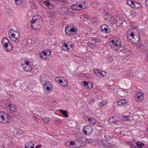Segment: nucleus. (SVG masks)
<instances>
[{"label": "nucleus", "instance_id": "obj_1", "mask_svg": "<svg viewBox=\"0 0 148 148\" xmlns=\"http://www.w3.org/2000/svg\"><path fill=\"white\" fill-rule=\"evenodd\" d=\"M109 45L111 48L114 51H118L122 48L121 41L118 38H116L110 41Z\"/></svg>", "mask_w": 148, "mask_h": 148}, {"label": "nucleus", "instance_id": "obj_2", "mask_svg": "<svg viewBox=\"0 0 148 148\" xmlns=\"http://www.w3.org/2000/svg\"><path fill=\"white\" fill-rule=\"evenodd\" d=\"M9 37L11 40L16 43L19 42V34L18 32L12 29H10L8 32Z\"/></svg>", "mask_w": 148, "mask_h": 148}, {"label": "nucleus", "instance_id": "obj_3", "mask_svg": "<svg viewBox=\"0 0 148 148\" xmlns=\"http://www.w3.org/2000/svg\"><path fill=\"white\" fill-rule=\"evenodd\" d=\"M42 22V20L40 18L35 20L33 19L31 22L32 28L35 30L39 29L41 28Z\"/></svg>", "mask_w": 148, "mask_h": 148}, {"label": "nucleus", "instance_id": "obj_4", "mask_svg": "<svg viewBox=\"0 0 148 148\" xmlns=\"http://www.w3.org/2000/svg\"><path fill=\"white\" fill-rule=\"evenodd\" d=\"M21 66L23 70L26 72L30 71L32 69V64H30V62L26 59L22 60Z\"/></svg>", "mask_w": 148, "mask_h": 148}, {"label": "nucleus", "instance_id": "obj_5", "mask_svg": "<svg viewBox=\"0 0 148 148\" xmlns=\"http://www.w3.org/2000/svg\"><path fill=\"white\" fill-rule=\"evenodd\" d=\"M77 31L76 27L74 25H67L65 28V32L66 34L71 36L75 34Z\"/></svg>", "mask_w": 148, "mask_h": 148}, {"label": "nucleus", "instance_id": "obj_6", "mask_svg": "<svg viewBox=\"0 0 148 148\" xmlns=\"http://www.w3.org/2000/svg\"><path fill=\"white\" fill-rule=\"evenodd\" d=\"M2 43L3 45V47L7 51H10L12 48V47L8 40L6 38H3L2 40Z\"/></svg>", "mask_w": 148, "mask_h": 148}, {"label": "nucleus", "instance_id": "obj_7", "mask_svg": "<svg viewBox=\"0 0 148 148\" xmlns=\"http://www.w3.org/2000/svg\"><path fill=\"white\" fill-rule=\"evenodd\" d=\"M8 114L3 111L0 112V123L4 124L9 122Z\"/></svg>", "mask_w": 148, "mask_h": 148}, {"label": "nucleus", "instance_id": "obj_8", "mask_svg": "<svg viewBox=\"0 0 148 148\" xmlns=\"http://www.w3.org/2000/svg\"><path fill=\"white\" fill-rule=\"evenodd\" d=\"M51 55L50 51L45 50L42 52L40 54V57L43 59H46L49 58Z\"/></svg>", "mask_w": 148, "mask_h": 148}, {"label": "nucleus", "instance_id": "obj_9", "mask_svg": "<svg viewBox=\"0 0 148 148\" xmlns=\"http://www.w3.org/2000/svg\"><path fill=\"white\" fill-rule=\"evenodd\" d=\"M83 130L85 135H89L92 132L93 128L90 125H88L83 128Z\"/></svg>", "mask_w": 148, "mask_h": 148}, {"label": "nucleus", "instance_id": "obj_10", "mask_svg": "<svg viewBox=\"0 0 148 148\" xmlns=\"http://www.w3.org/2000/svg\"><path fill=\"white\" fill-rule=\"evenodd\" d=\"M144 97V94L141 92H137L135 96V98L137 101H140L143 99Z\"/></svg>", "mask_w": 148, "mask_h": 148}, {"label": "nucleus", "instance_id": "obj_11", "mask_svg": "<svg viewBox=\"0 0 148 148\" xmlns=\"http://www.w3.org/2000/svg\"><path fill=\"white\" fill-rule=\"evenodd\" d=\"M104 20H107L109 24H113L116 22L114 17L112 15H109L108 18H105Z\"/></svg>", "mask_w": 148, "mask_h": 148}, {"label": "nucleus", "instance_id": "obj_12", "mask_svg": "<svg viewBox=\"0 0 148 148\" xmlns=\"http://www.w3.org/2000/svg\"><path fill=\"white\" fill-rule=\"evenodd\" d=\"M16 135L18 138L20 139L25 136H26V134L24 131L20 129H18L17 131Z\"/></svg>", "mask_w": 148, "mask_h": 148}, {"label": "nucleus", "instance_id": "obj_13", "mask_svg": "<svg viewBox=\"0 0 148 148\" xmlns=\"http://www.w3.org/2000/svg\"><path fill=\"white\" fill-rule=\"evenodd\" d=\"M101 29L102 31L106 33H109L111 31L110 28L106 25H102L101 26Z\"/></svg>", "mask_w": 148, "mask_h": 148}, {"label": "nucleus", "instance_id": "obj_14", "mask_svg": "<svg viewBox=\"0 0 148 148\" xmlns=\"http://www.w3.org/2000/svg\"><path fill=\"white\" fill-rule=\"evenodd\" d=\"M134 37V38H132L131 41L134 44L137 45L138 44L140 41V36L135 35Z\"/></svg>", "mask_w": 148, "mask_h": 148}, {"label": "nucleus", "instance_id": "obj_15", "mask_svg": "<svg viewBox=\"0 0 148 148\" xmlns=\"http://www.w3.org/2000/svg\"><path fill=\"white\" fill-rule=\"evenodd\" d=\"M117 93L120 96L123 97L126 94V92L125 90L123 88H119L117 90Z\"/></svg>", "mask_w": 148, "mask_h": 148}, {"label": "nucleus", "instance_id": "obj_16", "mask_svg": "<svg viewBox=\"0 0 148 148\" xmlns=\"http://www.w3.org/2000/svg\"><path fill=\"white\" fill-rule=\"evenodd\" d=\"M7 107L10 109V111L15 112H17L16 106L14 104L11 103L9 104L8 105Z\"/></svg>", "mask_w": 148, "mask_h": 148}, {"label": "nucleus", "instance_id": "obj_17", "mask_svg": "<svg viewBox=\"0 0 148 148\" xmlns=\"http://www.w3.org/2000/svg\"><path fill=\"white\" fill-rule=\"evenodd\" d=\"M41 2H42L43 4H45L46 6L49 8L50 9H52L53 8V5L49 3L47 0H46L45 1L41 0Z\"/></svg>", "mask_w": 148, "mask_h": 148}, {"label": "nucleus", "instance_id": "obj_18", "mask_svg": "<svg viewBox=\"0 0 148 148\" xmlns=\"http://www.w3.org/2000/svg\"><path fill=\"white\" fill-rule=\"evenodd\" d=\"M69 45L68 42L67 43H64L61 47L62 50L67 51H69Z\"/></svg>", "mask_w": 148, "mask_h": 148}, {"label": "nucleus", "instance_id": "obj_19", "mask_svg": "<svg viewBox=\"0 0 148 148\" xmlns=\"http://www.w3.org/2000/svg\"><path fill=\"white\" fill-rule=\"evenodd\" d=\"M25 148H34V144L32 142L29 141L25 145Z\"/></svg>", "mask_w": 148, "mask_h": 148}, {"label": "nucleus", "instance_id": "obj_20", "mask_svg": "<svg viewBox=\"0 0 148 148\" xmlns=\"http://www.w3.org/2000/svg\"><path fill=\"white\" fill-rule=\"evenodd\" d=\"M86 119L89 121L91 125H94L96 123V121L95 119L92 117L89 118L87 117Z\"/></svg>", "mask_w": 148, "mask_h": 148}, {"label": "nucleus", "instance_id": "obj_21", "mask_svg": "<svg viewBox=\"0 0 148 148\" xmlns=\"http://www.w3.org/2000/svg\"><path fill=\"white\" fill-rule=\"evenodd\" d=\"M92 21L95 25L98 24L100 23L99 21L96 17H94L92 18Z\"/></svg>", "mask_w": 148, "mask_h": 148}, {"label": "nucleus", "instance_id": "obj_22", "mask_svg": "<svg viewBox=\"0 0 148 148\" xmlns=\"http://www.w3.org/2000/svg\"><path fill=\"white\" fill-rule=\"evenodd\" d=\"M118 119V117L116 116H112L109 118L108 122L110 123H114L115 120H117Z\"/></svg>", "mask_w": 148, "mask_h": 148}, {"label": "nucleus", "instance_id": "obj_23", "mask_svg": "<svg viewBox=\"0 0 148 148\" xmlns=\"http://www.w3.org/2000/svg\"><path fill=\"white\" fill-rule=\"evenodd\" d=\"M108 102V101L107 100H103L99 103V106L100 107H102L105 106Z\"/></svg>", "mask_w": 148, "mask_h": 148}, {"label": "nucleus", "instance_id": "obj_24", "mask_svg": "<svg viewBox=\"0 0 148 148\" xmlns=\"http://www.w3.org/2000/svg\"><path fill=\"white\" fill-rule=\"evenodd\" d=\"M75 144L78 145V147H81L82 145V142L79 138H77L75 140Z\"/></svg>", "mask_w": 148, "mask_h": 148}, {"label": "nucleus", "instance_id": "obj_25", "mask_svg": "<svg viewBox=\"0 0 148 148\" xmlns=\"http://www.w3.org/2000/svg\"><path fill=\"white\" fill-rule=\"evenodd\" d=\"M71 8L73 10H80L81 9L78 8V3L72 4L71 6Z\"/></svg>", "mask_w": 148, "mask_h": 148}, {"label": "nucleus", "instance_id": "obj_26", "mask_svg": "<svg viewBox=\"0 0 148 148\" xmlns=\"http://www.w3.org/2000/svg\"><path fill=\"white\" fill-rule=\"evenodd\" d=\"M45 89L47 91L51 92L52 90L53 86L52 84H51L48 86L45 87Z\"/></svg>", "mask_w": 148, "mask_h": 148}, {"label": "nucleus", "instance_id": "obj_27", "mask_svg": "<svg viewBox=\"0 0 148 148\" xmlns=\"http://www.w3.org/2000/svg\"><path fill=\"white\" fill-rule=\"evenodd\" d=\"M133 3V7H135L136 8H139L141 6V4L140 3L136 2H134Z\"/></svg>", "mask_w": 148, "mask_h": 148}, {"label": "nucleus", "instance_id": "obj_28", "mask_svg": "<svg viewBox=\"0 0 148 148\" xmlns=\"http://www.w3.org/2000/svg\"><path fill=\"white\" fill-rule=\"evenodd\" d=\"M43 121L45 123H49L50 122V119L47 117H46L45 118H41Z\"/></svg>", "mask_w": 148, "mask_h": 148}, {"label": "nucleus", "instance_id": "obj_29", "mask_svg": "<svg viewBox=\"0 0 148 148\" xmlns=\"http://www.w3.org/2000/svg\"><path fill=\"white\" fill-rule=\"evenodd\" d=\"M59 111L65 117H67L68 116V115L67 114V112L66 111L62 110H60Z\"/></svg>", "mask_w": 148, "mask_h": 148}, {"label": "nucleus", "instance_id": "obj_30", "mask_svg": "<svg viewBox=\"0 0 148 148\" xmlns=\"http://www.w3.org/2000/svg\"><path fill=\"white\" fill-rule=\"evenodd\" d=\"M125 100L123 99H121L118 101L117 102V105H123L125 103Z\"/></svg>", "mask_w": 148, "mask_h": 148}, {"label": "nucleus", "instance_id": "obj_31", "mask_svg": "<svg viewBox=\"0 0 148 148\" xmlns=\"http://www.w3.org/2000/svg\"><path fill=\"white\" fill-rule=\"evenodd\" d=\"M135 36V35H134V33L132 32L130 33V36H128L127 35V38L128 39H129L131 41L132 38H134V36Z\"/></svg>", "mask_w": 148, "mask_h": 148}, {"label": "nucleus", "instance_id": "obj_32", "mask_svg": "<svg viewBox=\"0 0 148 148\" xmlns=\"http://www.w3.org/2000/svg\"><path fill=\"white\" fill-rule=\"evenodd\" d=\"M136 144L138 146V147L142 148L144 146V144L142 143L140 141H138L136 142Z\"/></svg>", "mask_w": 148, "mask_h": 148}, {"label": "nucleus", "instance_id": "obj_33", "mask_svg": "<svg viewBox=\"0 0 148 148\" xmlns=\"http://www.w3.org/2000/svg\"><path fill=\"white\" fill-rule=\"evenodd\" d=\"M93 72L98 76H100V73L101 71L99 70L95 69L94 70Z\"/></svg>", "mask_w": 148, "mask_h": 148}, {"label": "nucleus", "instance_id": "obj_34", "mask_svg": "<svg viewBox=\"0 0 148 148\" xmlns=\"http://www.w3.org/2000/svg\"><path fill=\"white\" fill-rule=\"evenodd\" d=\"M16 4L21 5L23 2V0H14Z\"/></svg>", "mask_w": 148, "mask_h": 148}, {"label": "nucleus", "instance_id": "obj_35", "mask_svg": "<svg viewBox=\"0 0 148 148\" xmlns=\"http://www.w3.org/2000/svg\"><path fill=\"white\" fill-rule=\"evenodd\" d=\"M133 2L131 0H128L127 1V4L129 5H131L132 7H133Z\"/></svg>", "mask_w": 148, "mask_h": 148}, {"label": "nucleus", "instance_id": "obj_36", "mask_svg": "<svg viewBox=\"0 0 148 148\" xmlns=\"http://www.w3.org/2000/svg\"><path fill=\"white\" fill-rule=\"evenodd\" d=\"M104 146L106 147V148H109V147H113L114 146V145L113 144L108 143L106 145H104Z\"/></svg>", "mask_w": 148, "mask_h": 148}, {"label": "nucleus", "instance_id": "obj_37", "mask_svg": "<svg viewBox=\"0 0 148 148\" xmlns=\"http://www.w3.org/2000/svg\"><path fill=\"white\" fill-rule=\"evenodd\" d=\"M128 116H123L122 117V119L124 121H129L130 120L128 119Z\"/></svg>", "mask_w": 148, "mask_h": 148}, {"label": "nucleus", "instance_id": "obj_38", "mask_svg": "<svg viewBox=\"0 0 148 148\" xmlns=\"http://www.w3.org/2000/svg\"><path fill=\"white\" fill-rule=\"evenodd\" d=\"M93 84L90 83V84L89 83V84H88L86 86V88L87 89H90L93 87Z\"/></svg>", "mask_w": 148, "mask_h": 148}, {"label": "nucleus", "instance_id": "obj_39", "mask_svg": "<svg viewBox=\"0 0 148 148\" xmlns=\"http://www.w3.org/2000/svg\"><path fill=\"white\" fill-rule=\"evenodd\" d=\"M68 84V82L65 81H62V83H61L60 85L62 86H65Z\"/></svg>", "mask_w": 148, "mask_h": 148}, {"label": "nucleus", "instance_id": "obj_40", "mask_svg": "<svg viewBox=\"0 0 148 148\" xmlns=\"http://www.w3.org/2000/svg\"><path fill=\"white\" fill-rule=\"evenodd\" d=\"M100 76L99 77H104L106 75V73L104 71H101L100 72Z\"/></svg>", "mask_w": 148, "mask_h": 148}, {"label": "nucleus", "instance_id": "obj_41", "mask_svg": "<svg viewBox=\"0 0 148 148\" xmlns=\"http://www.w3.org/2000/svg\"><path fill=\"white\" fill-rule=\"evenodd\" d=\"M91 40L93 41L94 42H99V40L97 38H91Z\"/></svg>", "mask_w": 148, "mask_h": 148}, {"label": "nucleus", "instance_id": "obj_42", "mask_svg": "<svg viewBox=\"0 0 148 148\" xmlns=\"http://www.w3.org/2000/svg\"><path fill=\"white\" fill-rule=\"evenodd\" d=\"M55 80L57 82L59 83L60 84H61L62 83V80L61 79H60L58 77L56 78L55 79Z\"/></svg>", "mask_w": 148, "mask_h": 148}, {"label": "nucleus", "instance_id": "obj_43", "mask_svg": "<svg viewBox=\"0 0 148 148\" xmlns=\"http://www.w3.org/2000/svg\"><path fill=\"white\" fill-rule=\"evenodd\" d=\"M82 142V143L83 142H86L87 141L88 139H86L85 137H81L80 138Z\"/></svg>", "mask_w": 148, "mask_h": 148}, {"label": "nucleus", "instance_id": "obj_44", "mask_svg": "<svg viewBox=\"0 0 148 148\" xmlns=\"http://www.w3.org/2000/svg\"><path fill=\"white\" fill-rule=\"evenodd\" d=\"M50 82H45L43 84V86L44 87V88L46 87V86H48L49 85L51 84Z\"/></svg>", "mask_w": 148, "mask_h": 148}, {"label": "nucleus", "instance_id": "obj_45", "mask_svg": "<svg viewBox=\"0 0 148 148\" xmlns=\"http://www.w3.org/2000/svg\"><path fill=\"white\" fill-rule=\"evenodd\" d=\"M88 102L90 103H92L94 102L95 101L94 99H93L90 98L88 99Z\"/></svg>", "mask_w": 148, "mask_h": 148}, {"label": "nucleus", "instance_id": "obj_46", "mask_svg": "<svg viewBox=\"0 0 148 148\" xmlns=\"http://www.w3.org/2000/svg\"><path fill=\"white\" fill-rule=\"evenodd\" d=\"M114 123L116 125H120L121 124V123L120 121H118L117 120H116Z\"/></svg>", "mask_w": 148, "mask_h": 148}, {"label": "nucleus", "instance_id": "obj_47", "mask_svg": "<svg viewBox=\"0 0 148 148\" xmlns=\"http://www.w3.org/2000/svg\"><path fill=\"white\" fill-rule=\"evenodd\" d=\"M92 4L93 6H95L96 5H99V3L98 2L96 1H94L92 3Z\"/></svg>", "mask_w": 148, "mask_h": 148}, {"label": "nucleus", "instance_id": "obj_48", "mask_svg": "<svg viewBox=\"0 0 148 148\" xmlns=\"http://www.w3.org/2000/svg\"><path fill=\"white\" fill-rule=\"evenodd\" d=\"M108 63H110L112 62L113 60V58L111 56H109L108 58Z\"/></svg>", "mask_w": 148, "mask_h": 148}, {"label": "nucleus", "instance_id": "obj_49", "mask_svg": "<svg viewBox=\"0 0 148 148\" xmlns=\"http://www.w3.org/2000/svg\"><path fill=\"white\" fill-rule=\"evenodd\" d=\"M86 6H84L83 7V6L81 4H79L78 3V7H79V8H80V9L82 8L83 9H85L86 8Z\"/></svg>", "mask_w": 148, "mask_h": 148}, {"label": "nucleus", "instance_id": "obj_50", "mask_svg": "<svg viewBox=\"0 0 148 148\" xmlns=\"http://www.w3.org/2000/svg\"><path fill=\"white\" fill-rule=\"evenodd\" d=\"M83 16L84 17V21H86L89 18L88 16L87 15H84Z\"/></svg>", "mask_w": 148, "mask_h": 148}, {"label": "nucleus", "instance_id": "obj_51", "mask_svg": "<svg viewBox=\"0 0 148 148\" xmlns=\"http://www.w3.org/2000/svg\"><path fill=\"white\" fill-rule=\"evenodd\" d=\"M68 42V44L69 46V47H70L73 48V47L74 45L73 44V43L70 42Z\"/></svg>", "mask_w": 148, "mask_h": 148}, {"label": "nucleus", "instance_id": "obj_52", "mask_svg": "<svg viewBox=\"0 0 148 148\" xmlns=\"http://www.w3.org/2000/svg\"><path fill=\"white\" fill-rule=\"evenodd\" d=\"M61 122V121L60 120H58L56 121L55 123L56 125H58Z\"/></svg>", "mask_w": 148, "mask_h": 148}, {"label": "nucleus", "instance_id": "obj_53", "mask_svg": "<svg viewBox=\"0 0 148 148\" xmlns=\"http://www.w3.org/2000/svg\"><path fill=\"white\" fill-rule=\"evenodd\" d=\"M107 136L106 135H105L104 136V137L105 138H107L106 139V140H108V139H110L111 138V137L110 136Z\"/></svg>", "mask_w": 148, "mask_h": 148}, {"label": "nucleus", "instance_id": "obj_54", "mask_svg": "<svg viewBox=\"0 0 148 148\" xmlns=\"http://www.w3.org/2000/svg\"><path fill=\"white\" fill-rule=\"evenodd\" d=\"M83 83H84V85L86 86H87L88 84H89V83H88V82H87L86 81H84L83 82Z\"/></svg>", "mask_w": 148, "mask_h": 148}, {"label": "nucleus", "instance_id": "obj_55", "mask_svg": "<svg viewBox=\"0 0 148 148\" xmlns=\"http://www.w3.org/2000/svg\"><path fill=\"white\" fill-rule=\"evenodd\" d=\"M70 145H73L74 144H75V142L74 141H71L70 143Z\"/></svg>", "mask_w": 148, "mask_h": 148}, {"label": "nucleus", "instance_id": "obj_56", "mask_svg": "<svg viewBox=\"0 0 148 148\" xmlns=\"http://www.w3.org/2000/svg\"><path fill=\"white\" fill-rule=\"evenodd\" d=\"M14 144V142L12 141H10L9 145L10 146L13 145Z\"/></svg>", "mask_w": 148, "mask_h": 148}, {"label": "nucleus", "instance_id": "obj_57", "mask_svg": "<svg viewBox=\"0 0 148 148\" xmlns=\"http://www.w3.org/2000/svg\"><path fill=\"white\" fill-rule=\"evenodd\" d=\"M106 13L104 14H106L105 17V18H108L109 15H110L107 12H106Z\"/></svg>", "mask_w": 148, "mask_h": 148}, {"label": "nucleus", "instance_id": "obj_58", "mask_svg": "<svg viewBox=\"0 0 148 148\" xmlns=\"http://www.w3.org/2000/svg\"><path fill=\"white\" fill-rule=\"evenodd\" d=\"M145 5L148 7V0H146L145 1Z\"/></svg>", "mask_w": 148, "mask_h": 148}, {"label": "nucleus", "instance_id": "obj_59", "mask_svg": "<svg viewBox=\"0 0 148 148\" xmlns=\"http://www.w3.org/2000/svg\"><path fill=\"white\" fill-rule=\"evenodd\" d=\"M41 146L40 145H37L35 148H40Z\"/></svg>", "mask_w": 148, "mask_h": 148}, {"label": "nucleus", "instance_id": "obj_60", "mask_svg": "<svg viewBox=\"0 0 148 148\" xmlns=\"http://www.w3.org/2000/svg\"><path fill=\"white\" fill-rule=\"evenodd\" d=\"M147 58H148V50H147Z\"/></svg>", "mask_w": 148, "mask_h": 148}, {"label": "nucleus", "instance_id": "obj_61", "mask_svg": "<svg viewBox=\"0 0 148 148\" xmlns=\"http://www.w3.org/2000/svg\"><path fill=\"white\" fill-rule=\"evenodd\" d=\"M0 148H4V147L1 145H0Z\"/></svg>", "mask_w": 148, "mask_h": 148}, {"label": "nucleus", "instance_id": "obj_62", "mask_svg": "<svg viewBox=\"0 0 148 148\" xmlns=\"http://www.w3.org/2000/svg\"><path fill=\"white\" fill-rule=\"evenodd\" d=\"M128 75L130 76H132V74H131V73H130L129 75Z\"/></svg>", "mask_w": 148, "mask_h": 148}, {"label": "nucleus", "instance_id": "obj_63", "mask_svg": "<svg viewBox=\"0 0 148 148\" xmlns=\"http://www.w3.org/2000/svg\"><path fill=\"white\" fill-rule=\"evenodd\" d=\"M34 118H35L36 119H37V117H36L35 116H34Z\"/></svg>", "mask_w": 148, "mask_h": 148}, {"label": "nucleus", "instance_id": "obj_64", "mask_svg": "<svg viewBox=\"0 0 148 148\" xmlns=\"http://www.w3.org/2000/svg\"><path fill=\"white\" fill-rule=\"evenodd\" d=\"M56 101H53V102H54V103H55L56 102Z\"/></svg>", "mask_w": 148, "mask_h": 148}]
</instances>
